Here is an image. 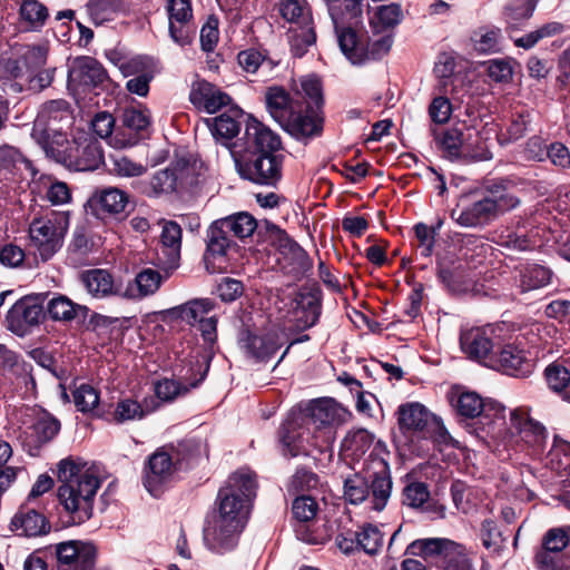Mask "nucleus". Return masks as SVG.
<instances>
[{"label": "nucleus", "instance_id": "obj_38", "mask_svg": "<svg viewBox=\"0 0 570 570\" xmlns=\"http://www.w3.org/2000/svg\"><path fill=\"white\" fill-rule=\"evenodd\" d=\"M164 281L163 275L154 268H144L135 277L134 283L128 284L124 291V297L136 299L155 294Z\"/></svg>", "mask_w": 570, "mask_h": 570}, {"label": "nucleus", "instance_id": "obj_52", "mask_svg": "<svg viewBox=\"0 0 570 570\" xmlns=\"http://www.w3.org/2000/svg\"><path fill=\"white\" fill-rule=\"evenodd\" d=\"M20 18L32 30L42 28L49 17L48 9L38 0H21L19 8Z\"/></svg>", "mask_w": 570, "mask_h": 570}, {"label": "nucleus", "instance_id": "obj_56", "mask_svg": "<svg viewBox=\"0 0 570 570\" xmlns=\"http://www.w3.org/2000/svg\"><path fill=\"white\" fill-rule=\"evenodd\" d=\"M245 135L247 142H281L276 132L252 115L247 118Z\"/></svg>", "mask_w": 570, "mask_h": 570}, {"label": "nucleus", "instance_id": "obj_4", "mask_svg": "<svg viewBox=\"0 0 570 570\" xmlns=\"http://www.w3.org/2000/svg\"><path fill=\"white\" fill-rule=\"evenodd\" d=\"M255 474L248 469H239L219 489L214 517L245 527L249 507L256 495Z\"/></svg>", "mask_w": 570, "mask_h": 570}, {"label": "nucleus", "instance_id": "obj_34", "mask_svg": "<svg viewBox=\"0 0 570 570\" xmlns=\"http://www.w3.org/2000/svg\"><path fill=\"white\" fill-rule=\"evenodd\" d=\"M244 111L236 105H232L222 115L205 120L207 128L216 139L230 140L240 131V118Z\"/></svg>", "mask_w": 570, "mask_h": 570}, {"label": "nucleus", "instance_id": "obj_5", "mask_svg": "<svg viewBox=\"0 0 570 570\" xmlns=\"http://www.w3.org/2000/svg\"><path fill=\"white\" fill-rule=\"evenodd\" d=\"M351 414L333 399H320L308 406V420L312 425V445L324 452L331 450L337 428L346 423Z\"/></svg>", "mask_w": 570, "mask_h": 570}, {"label": "nucleus", "instance_id": "obj_12", "mask_svg": "<svg viewBox=\"0 0 570 570\" xmlns=\"http://www.w3.org/2000/svg\"><path fill=\"white\" fill-rule=\"evenodd\" d=\"M110 78L104 66L91 57L76 59L68 72V89L73 92L105 89Z\"/></svg>", "mask_w": 570, "mask_h": 570}, {"label": "nucleus", "instance_id": "obj_48", "mask_svg": "<svg viewBox=\"0 0 570 570\" xmlns=\"http://www.w3.org/2000/svg\"><path fill=\"white\" fill-rule=\"evenodd\" d=\"M374 435L365 429L351 430L341 443V450L353 458L363 455L373 444Z\"/></svg>", "mask_w": 570, "mask_h": 570}, {"label": "nucleus", "instance_id": "obj_30", "mask_svg": "<svg viewBox=\"0 0 570 570\" xmlns=\"http://www.w3.org/2000/svg\"><path fill=\"white\" fill-rule=\"evenodd\" d=\"M70 125L68 119L38 115L33 122L32 137L37 142H70Z\"/></svg>", "mask_w": 570, "mask_h": 570}, {"label": "nucleus", "instance_id": "obj_19", "mask_svg": "<svg viewBox=\"0 0 570 570\" xmlns=\"http://www.w3.org/2000/svg\"><path fill=\"white\" fill-rule=\"evenodd\" d=\"M244 527L212 515L204 528V541L208 549L223 553L234 549Z\"/></svg>", "mask_w": 570, "mask_h": 570}, {"label": "nucleus", "instance_id": "obj_61", "mask_svg": "<svg viewBox=\"0 0 570 570\" xmlns=\"http://www.w3.org/2000/svg\"><path fill=\"white\" fill-rule=\"evenodd\" d=\"M76 407L83 413L92 412L99 404V393L90 384L81 383L72 392Z\"/></svg>", "mask_w": 570, "mask_h": 570}, {"label": "nucleus", "instance_id": "obj_57", "mask_svg": "<svg viewBox=\"0 0 570 570\" xmlns=\"http://www.w3.org/2000/svg\"><path fill=\"white\" fill-rule=\"evenodd\" d=\"M121 7V0H90L87 4L88 12L95 24H101L112 19Z\"/></svg>", "mask_w": 570, "mask_h": 570}, {"label": "nucleus", "instance_id": "obj_21", "mask_svg": "<svg viewBox=\"0 0 570 570\" xmlns=\"http://www.w3.org/2000/svg\"><path fill=\"white\" fill-rule=\"evenodd\" d=\"M510 423L528 446L535 452L544 450L548 438L547 429L530 416L528 407H518L511 411Z\"/></svg>", "mask_w": 570, "mask_h": 570}, {"label": "nucleus", "instance_id": "obj_44", "mask_svg": "<svg viewBox=\"0 0 570 570\" xmlns=\"http://www.w3.org/2000/svg\"><path fill=\"white\" fill-rule=\"evenodd\" d=\"M279 16L294 27L312 23V10L306 0H281L278 3Z\"/></svg>", "mask_w": 570, "mask_h": 570}, {"label": "nucleus", "instance_id": "obj_24", "mask_svg": "<svg viewBox=\"0 0 570 570\" xmlns=\"http://www.w3.org/2000/svg\"><path fill=\"white\" fill-rule=\"evenodd\" d=\"M242 348L247 356L257 361L266 362L279 350V335L276 332L253 333L245 331L239 338Z\"/></svg>", "mask_w": 570, "mask_h": 570}, {"label": "nucleus", "instance_id": "obj_47", "mask_svg": "<svg viewBox=\"0 0 570 570\" xmlns=\"http://www.w3.org/2000/svg\"><path fill=\"white\" fill-rule=\"evenodd\" d=\"M547 459L551 470L561 478L570 476V443L568 441L556 435Z\"/></svg>", "mask_w": 570, "mask_h": 570}, {"label": "nucleus", "instance_id": "obj_51", "mask_svg": "<svg viewBox=\"0 0 570 570\" xmlns=\"http://www.w3.org/2000/svg\"><path fill=\"white\" fill-rule=\"evenodd\" d=\"M86 307L73 303L70 298L63 295H58L48 302L47 311L50 317L55 321L69 322L72 321L79 311H85Z\"/></svg>", "mask_w": 570, "mask_h": 570}, {"label": "nucleus", "instance_id": "obj_40", "mask_svg": "<svg viewBox=\"0 0 570 570\" xmlns=\"http://www.w3.org/2000/svg\"><path fill=\"white\" fill-rule=\"evenodd\" d=\"M161 253L169 267H176L180 258L181 228L173 220L165 222L160 234Z\"/></svg>", "mask_w": 570, "mask_h": 570}, {"label": "nucleus", "instance_id": "obj_42", "mask_svg": "<svg viewBox=\"0 0 570 570\" xmlns=\"http://www.w3.org/2000/svg\"><path fill=\"white\" fill-rule=\"evenodd\" d=\"M294 98L303 101V107L322 110L324 97L321 79L315 75L302 77L294 88Z\"/></svg>", "mask_w": 570, "mask_h": 570}, {"label": "nucleus", "instance_id": "obj_55", "mask_svg": "<svg viewBox=\"0 0 570 570\" xmlns=\"http://www.w3.org/2000/svg\"><path fill=\"white\" fill-rule=\"evenodd\" d=\"M32 436L39 445L51 441L60 430V423L53 416L43 413L36 419L32 426Z\"/></svg>", "mask_w": 570, "mask_h": 570}, {"label": "nucleus", "instance_id": "obj_11", "mask_svg": "<svg viewBox=\"0 0 570 570\" xmlns=\"http://www.w3.org/2000/svg\"><path fill=\"white\" fill-rule=\"evenodd\" d=\"M397 414L403 432H411L422 439H434L444 432L442 422L420 403L403 404Z\"/></svg>", "mask_w": 570, "mask_h": 570}, {"label": "nucleus", "instance_id": "obj_54", "mask_svg": "<svg viewBox=\"0 0 570 570\" xmlns=\"http://www.w3.org/2000/svg\"><path fill=\"white\" fill-rule=\"evenodd\" d=\"M355 540L360 550L373 556L376 554L383 546V533L379 527L365 524L360 531L355 532Z\"/></svg>", "mask_w": 570, "mask_h": 570}, {"label": "nucleus", "instance_id": "obj_53", "mask_svg": "<svg viewBox=\"0 0 570 570\" xmlns=\"http://www.w3.org/2000/svg\"><path fill=\"white\" fill-rule=\"evenodd\" d=\"M297 313L302 312L298 322L304 328L312 327L318 321L321 314V304L318 298L312 293H302L298 296Z\"/></svg>", "mask_w": 570, "mask_h": 570}, {"label": "nucleus", "instance_id": "obj_14", "mask_svg": "<svg viewBox=\"0 0 570 570\" xmlns=\"http://www.w3.org/2000/svg\"><path fill=\"white\" fill-rule=\"evenodd\" d=\"M473 196H483L498 216L517 208L521 200L513 191V183L507 178L483 179L471 190Z\"/></svg>", "mask_w": 570, "mask_h": 570}, {"label": "nucleus", "instance_id": "obj_28", "mask_svg": "<svg viewBox=\"0 0 570 570\" xmlns=\"http://www.w3.org/2000/svg\"><path fill=\"white\" fill-rule=\"evenodd\" d=\"M265 105L271 117L282 126L297 107H302V101L294 98V95L291 96L283 87L273 86L265 92Z\"/></svg>", "mask_w": 570, "mask_h": 570}, {"label": "nucleus", "instance_id": "obj_46", "mask_svg": "<svg viewBox=\"0 0 570 570\" xmlns=\"http://www.w3.org/2000/svg\"><path fill=\"white\" fill-rule=\"evenodd\" d=\"M288 42L293 56L296 58H302L308 51V48L316 42L314 21L306 26L289 28Z\"/></svg>", "mask_w": 570, "mask_h": 570}, {"label": "nucleus", "instance_id": "obj_39", "mask_svg": "<svg viewBox=\"0 0 570 570\" xmlns=\"http://www.w3.org/2000/svg\"><path fill=\"white\" fill-rule=\"evenodd\" d=\"M553 273L540 264H527L519 269V288L521 293H529L547 287L551 284Z\"/></svg>", "mask_w": 570, "mask_h": 570}, {"label": "nucleus", "instance_id": "obj_49", "mask_svg": "<svg viewBox=\"0 0 570 570\" xmlns=\"http://www.w3.org/2000/svg\"><path fill=\"white\" fill-rule=\"evenodd\" d=\"M219 220L230 235L240 239L252 236L257 228L256 219L246 212L236 213Z\"/></svg>", "mask_w": 570, "mask_h": 570}, {"label": "nucleus", "instance_id": "obj_20", "mask_svg": "<svg viewBox=\"0 0 570 570\" xmlns=\"http://www.w3.org/2000/svg\"><path fill=\"white\" fill-rule=\"evenodd\" d=\"M279 264L285 274L294 279L303 278L312 268L307 253L286 233L278 234Z\"/></svg>", "mask_w": 570, "mask_h": 570}, {"label": "nucleus", "instance_id": "obj_37", "mask_svg": "<svg viewBox=\"0 0 570 570\" xmlns=\"http://www.w3.org/2000/svg\"><path fill=\"white\" fill-rule=\"evenodd\" d=\"M128 195L119 188L109 187L97 190L90 198V204L97 215L100 213L116 215L124 212Z\"/></svg>", "mask_w": 570, "mask_h": 570}, {"label": "nucleus", "instance_id": "obj_36", "mask_svg": "<svg viewBox=\"0 0 570 570\" xmlns=\"http://www.w3.org/2000/svg\"><path fill=\"white\" fill-rule=\"evenodd\" d=\"M173 472V461L165 451L155 452L148 461V470L145 475V487L156 495L158 487L168 480Z\"/></svg>", "mask_w": 570, "mask_h": 570}, {"label": "nucleus", "instance_id": "obj_63", "mask_svg": "<svg viewBox=\"0 0 570 570\" xmlns=\"http://www.w3.org/2000/svg\"><path fill=\"white\" fill-rule=\"evenodd\" d=\"M481 540L485 549L493 553H500L504 546V538L492 520H484L480 531Z\"/></svg>", "mask_w": 570, "mask_h": 570}, {"label": "nucleus", "instance_id": "obj_13", "mask_svg": "<svg viewBox=\"0 0 570 570\" xmlns=\"http://www.w3.org/2000/svg\"><path fill=\"white\" fill-rule=\"evenodd\" d=\"M171 147L170 167L179 181V187L188 188L198 185L207 173L205 161L188 145H171Z\"/></svg>", "mask_w": 570, "mask_h": 570}, {"label": "nucleus", "instance_id": "obj_64", "mask_svg": "<svg viewBox=\"0 0 570 570\" xmlns=\"http://www.w3.org/2000/svg\"><path fill=\"white\" fill-rule=\"evenodd\" d=\"M544 373L547 382L553 391L561 392L570 387V373L566 366L552 363L546 368Z\"/></svg>", "mask_w": 570, "mask_h": 570}, {"label": "nucleus", "instance_id": "obj_62", "mask_svg": "<svg viewBox=\"0 0 570 570\" xmlns=\"http://www.w3.org/2000/svg\"><path fill=\"white\" fill-rule=\"evenodd\" d=\"M150 410L145 409L139 402L131 399H124L117 403L114 412V420L117 423L141 420Z\"/></svg>", "mask_w": 570, "mask_h": 570}, {"label": "nucleus", "instance_id": "obj_15", "mask_svg": "<svg viewBox=\"0 0 570 570\" xmlns=\"http://www.w3.org/2000/svg\"><path fill=\"white\" fill-rule=\"evenodd\" d=\"M58 570H92L96 558L94 544L66 541L55 546Z\"/></svg>", "mask_w": 570, "mask_h": 570}, {"label": "nucleus", "instance_id": "obj_23", "mask_svg": "<svg viewBox=\"0 0 570 570\" xmlns=\"http://www.w3.org/2000/svg\"><path fill=\"white\" fill-rule=\"evenodd\" d=\"M189 100L197 109L207 114H216L222 108L233 105V99L227 92L206 80L193 83Z\"/></svg>", "mask_w": 570, "mask_h": 570}, {"label": "nucleus", "instance_id": "obj_7", "mask_svg": "<svg viewBox=\"0 0 570 570\" xmlns=\"http://www.w3.org/2000/svg\"><path fill=\"white\" fill-rule=\"evenodd\" d=\"M67 229L68 217L62 214L51 213L43 217H36L28 229L30 245L46 262L61 248Z\"/></svg>", "mask_w": 570, "mask_h": 570}, {"label": "nucleus", "instance_id": "obj_16", "mask_svg": "<svg viewBox=\"0 0 570 570\" xmlns=\"http://www.w3.org/2000/svg\"><path fill=\"white\" fill-rule=\"evenodd\" d=\"M462 352L470 360L488 366V361L493 358L498 345L493 341L492 331L485 327H472L464 330L460 335Z\"/></svg>", "mask_w": 570, "mask_h": 570}, {"label": "nucleus", "instance_id": "obj_58", "mask_svg": "<svg viewBox=\"0 0 570 570\" xmlns=\"http://www.w3.org/2000/svg\"><path fill=\"white\" fill-rule=\"evenodd\" d=\"M237 61L243 70L250 73H255L259 67L272 70L277 65L276 61L254 48L240 51Z\"/></svg>", "mask_w": 570, "mask_h": 570}, {"label": "nucleus", "instance_id": "obj_31", "mask_svg": "<svg viewBox=\"0 0 570 570\" xmlns=\"http://www.w3.org/2000/svg\"><path fill=\"white\" fill-rule=\"evenodd\" d=\"M232 243L230 234L225 226L220 225L219 219L215 220L207 230V250L204 257L206 269L209 273H216L220 269V266L216 267L210 262V258H224Z\"/></svg>", "mask_w": 570, "mask_h": 570}, {"label": "nucleus", "instance_id": "obj_3", "mask_svg": "<svg viewBox=\"0 0 570 570\" xmlns=\"http://www.w3.org/2000/svg\"><path fill=\"white\" fill-rule=\"evenodd\" d=\"M226 145L239 175L253 183L274 185L281 178L282 159L276 155L282 145Z\"/></svg>", "mask_w": 570, "mask_h": 570}, {"label": "nucleus", "instance_id": "obj_18", "mask_svg": "<svg viewBox=\"0 0 570 570\" xmlns=\"http://www.w3.org/2000/svg\"><path fill=\"white\" fill-rule=\"evenodd\" d=\"M322 114L321 109L297 107L281 127L295 139H313L323 132Z\"/></svg>", "mask_w": 570, "mask_h": 570}, {"label": "nucleus", "instance_id": "obj_8", "mask_svg": "<svg viewBox=\"0 0 570 570\" xmlns=\"http://www.w3.org/2000/svg\"><path fill=\"white\" fill-rule=\"evenodd\" d=\"M45 153L55 161L78 171L95 170L106 165L99 145H42Z\"/></svg>", "mask_w": 570, "mask_h": 570}, {"label": "nucleus", "instance_id": "obj_9", "mask_svg": "<svg viewBox=\"0 0 570 570\" xmlns=\"http://www.w3.org/2000/svg\"><path fill=\"white\" fill-rule=\"evenodd\" d=\"M32 365L20 360L19 355L0 344V394L22 390L31 392L36 387L31 375Z\"/></svg>", "mask_w": 570, "mask_h": 570}, {"label": "nucleus", "instance_id": "obj_50", "mask_svg": "<svg viewBox=\"0 0 570 570\" xmlns=\"http://www.w3.org/2000/svg\"><path fill=\"white\" fill-rule=\"evenodd\" d=\"M208 365L196 380L189 381L188 384L176 382L174 380L159 381L155 386L156 396L161 401H173L176 396L187 393L190 389H195L205 379Z\"/></svg>", "mask_w": 570, "mask_h": 570}, {"label": "nucleus", "instance_id": "obj_25", "mask_svg": "<svg viewBox=\"0 0 570 570\" xmlns=\"http://www.w3.org/2000/svg\"><path fill=\"white\" fill-rule=\"evenodd\" d=\"M79 282L94 298L124 297L121 286L115 283L114 276L107 269L94 268L83 271L79 274Z\"/></svg>", "mask_w": 570, "mask_h": 570}, {"label": "nucleus", "instance_id": "obj_29", "mask_svg": "<svg viewBox=\"0 0 570 570\" xmlns=\"http://www.w3.org/2000/svg\"><path fill=\"white\" fill-rule=\"evenodd\" d=\"M478 198L462 209H453L451 218L462 227L484 226L497 219L499 216L489 206L483 196Z\"/></svg>", "mask_w": 570, "mask_h": 570}, {"label": "nucleus", "instance_id": "obj_17", "mask_svg": "<svg viewBox=\"0 0 570 570\" xmlns=\"http://www.w3.org/2000/svg\"><path fill=\"white\" fill-rule=\"evenodd\" d=\"M488 367L511 376L525 377L532 373L533 362L523 350L508 343L498 345L493 358L488 361Z\"/></svg>", "mask_w": 570, "mask_h": 570}, {"label": "nucleus", "instance_id": "obj_27", "mask_svg": "<svg viewBox=\"0 0 570 570\" xmlns=\"http://www.w3.org/2000/svg\"><path fill=\"white\" fill-rule=\"evenodd\" d=\"M278 439L284 455L297 456L308 452L304 446L303 417L298 414L287 416L278 430Z\"/></svg>", "mask_w": 570, "mask_h": 570}, {"label": "nucleus", "instance_id": "obj_26", "mask_svg": "<svg viewBox=\"0 0 570 570\" xmlns=\"http://www.w3.org/2000/svg\"><path fill=\"white\" fill-rule=\"evenodd\" d=\"M169 35L171 39L185 46L190 42L193 10L190 0H168Z\"/></svg>", "mask_w": 570, "mask_h": 570}, {"label": "nucleus", "instance_id": "obj_60", "mask_svg": "<svg viewBox=\"0 0 570 570\" xmlns=\"http://www.w3.org/2000/svg\"><path fill=\"white\" fill-rule=\"evenodd\" d=\"M150 193L155 196L170 194L179 187V181L171 167L156 171L149 181Z\"/></svg>", "mask_w": 570, "mask_h": 570}, {"label": "nucleus", "instance_id": "obj_35", "mask_svg": "<svg viewBox=\"0 0 570 570\" xmlns=\"http://www.w3.org/2000/svg\"><path fill=\"white\" fill-rule=\"evenodd\" d=\"M443 158L462 165L490 160L492 153L487 145H439Z\"/></svg>", "mask_w": 570, "mask_h": 570}, {"label": "nucleus", "instance_id": "obj_1", "mask_svg": "<svg viewBox=\"0 0 570 570\" xmlns=\"http://www.w3.org/2000/svg\"><path fill=\"white\" fill-rule=\"evenodd\" d=\"M58 500L70 514L72 523L80 524L92 515L94 499L100 487L96 473L76 463L72 459H63L58 465Z\"/></svg>", "mask_w": 570, "mask_h": 570}, {"label": "nucleus", "instance_id": "obj_43", "mask_svg": "<svg viewBox=\"0 0 570 570\" xmlns=\"http://www.w3.org/2000/svg\"><path fill=\"white\" fill-rule=\"evenodd\" d=\"M214 306V302L209 298H196L174 307L170 313L187 324L195 325L199 324L213 311Z\"/></svg>", "mask_w": 570, "mask_h": 570}, {"label": "nucleus", "instance_id": "obj_2", "mask_svg": "<svg viewBox=\"0 0 570 570\" xmlns=\"http://www.w3.org/2000/svg\"><path fill=\"white\" fill-rule=\"evenodd\" d=\"M374 449L365 461L362 473H355L344 481V498L352 504L368 502L375 511L385 509L392 493V478L386 459Z\"/></svg>", "mask_w": 570, "mask_h": 570}, {"label": "nucleus", "instance_id": "obj_33", "mask_svg": "<svg viewBox=\"0 0 570 570\" xmlns=\"http://www.w3.org/2000/svg\"><path fill=\"white\" fill-rule=\"evenodd\" d=\"M334 29L340 49L351 63L363 65L366 62V38L360 36L351 26Z\"/></svg>", "mask_w": 570, "mask_h": 570}, {"label": "nucleus", "instance_id": "obj_45", "mask_svg": "<svg viewBox=\"0 0 570 570\" xmlns=\"http://www.w3.org/2000/svg\"><path fill=\"white\" fill-rule=\"evenodd\" d=\"M451 403L459 415L468 419L481 415L485 407L482 396L471 391H458V393L451 397Z\"/></svg>", "mask_w": 570, "mask_h": 570}, {"label": "nucleus", "instance_id": "obj_6", "mask_svg": "<svg viewBox=\"0 0 570 570\" xmlns=\"http://www.w3.org/2000/svg\"><path fill=\"white\" fill-rule=\"evenodd\" d=\"M405 554L432 560L440 570H474L465 548L445 538H425L412 541Z\"/></svg>", "mask_w": 570, "mask_h": 570}, {"label": "nucleus", "instance_id": "obj_10", "mask_svg": "<svg viewBox=\"0 0 570 570\" xmlns=\"http://www.w3.org/2000/svg\"><path fill=\"white\" fill-rule=\"evenodd\" d=\"M569 530L552 528L543 535L542 547L535 554L540 570H570V554L564 552L570 542Z\"/></svg>", "mask_w": 570, "mask_h": 570}, {"label": "nucleus", "instance_id": "obj_32", "mask_svg": "<svg viewBox=\"0 0 570 570\" xmlns=\"http://www.w3.org/2000/svg\"><path fill=\"white\" fill-rule=\"evenodd\" d=\"M12 530L24 537H39L50 531L46 517L37 510L21 507L11 520Z\"/></svg>", "mask_w": 570, "mask_h": 570}, {"label": "nucleus", "instance_id": "obj_22", "mask_svg": "<svg viewBox=\"0 0 570 570\" xmlns=\"http://www.w3.org/2000/svg\"><path fill=\"white\" fill-rule=\"evenodd\" d=\"M43 308L33 297L26 296L17 301L9 309L6 321L8 328L18 335H23L31 326L39 323Z\"/></svg>", "mask_w": 570, "mask_h": 570}, {"label": "nucleus", "instance_id": "obj_41", "mask_svg": "<svg viewBox=\"0 0 570 570\" xmlns=\"http://www.w3.org/2000/svg\"><path fill=\"white\" fill-rule=\"evenodd\" d=\"M363 0H344L342 3L330 2L328 13L334 28L356 26L363 13Z\"/></svg>", "mask_w": 570, "mask_h": 570}, {"label": "nucleus", "instance_id": "obj_59", "mask_svg": "<svg viewBox=\"0 0 570 570\" xmlns=\"http://www.w3.org/2000/svg\"><path fill=\"white\" fill-rule=\"evenodd\" d=\"M538 148L539 153L531 155L535 160L542 161L550 158L551 161L560 167L570 166V153L566 145H530Z\"/></svg>", "mask_w": 570, "mask_h": 570}]
</instances>
